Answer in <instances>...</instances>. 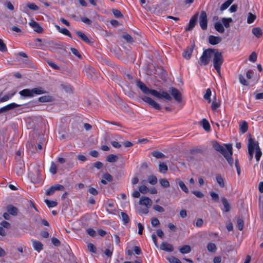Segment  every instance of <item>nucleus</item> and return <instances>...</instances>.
<instances>
[{
  "label": "nucleus",
  "instance_id": "1",
  "mask_svg": "<svg viewBox=\"0 0 263 263\" xmlns=\"http://www.w3.org/2000/svg\"><path fill=\"white\" fill-rule=\"evenodd\" d=\"M136 83L138 88L145 94H151L153 96L156 97L158 100L162 99H165L166 101H171L172 100V97L170 94L166 91H158L155 89H151L148 88L146 85L143 83L140 80L137 79L136 80Z\"/></svg>",
  "mask_w": 263,
  "mask_h": 263
},
{
  "label": "nucleus",
  "instance_id": "2",
  "mask_svg": "<svg viewBox=\"0 0 263 263\" xmlns=\"http://www.w3.org/2000/svg\"><path fill=\"white\" fill-rule=\"evenodd\" d=\"M224 145L225 147L220 145L217 141H214L213 143V146L214 149L222 154L227 160L229 164L231 166H232L233 163V159L232 158V144H227Z\"/></svg>",
  "mask_w": 263,
  "mask_h": 263
},
{
  "label": "nucleus",
  "instance_id": "3",
  "mask_svg": "<svg viewBox=\"0 0 263 263\" xmlns=\"http://www.w3.org/2000/svg\"><path fill=\"white\" fill-rule=\"evenodd\" d=\"M213 63L214 68L219 76H221V66L223 63L224 59L222 53L219 52L217 49H214Z\"/></svg>",
  "mask_w": 263,
  "mask_h": 263
},
{
  "label": "nucleus",
  "instance_id": "4",
  "mask_svg": "<svg viewBox=\"0 0 263 263\" xmlns=\"http://www.w3.org/2000/svg\"><path fill=\"white\" fill-rule=\"evenodd\" d=\"M46 91L41 87L33 88L32 89H24L20 91L21 96L24 97L32 98L35 95L45 93Z\"/></svg>",
  "mask_w": 263,
  "mask_h": 263
},
{
  "label": "nucleus",
  "instance_id": "5",
  "mask_svg": "<svg viewBox=\"0 0 263 263\" xmlns=\"http://www.w3.org/2000/svg\"><path fill=\"white\" fill-rule=\"evenodd\" d=\"M214 49L208 48L203 51L202 55L200 57L198 63L200 66L207 65L213 54Z\"/></svg>",
  "mask_w": 263,
  "mask_h": 263
},
{
  "label": "nucleus",
  "instance_id": "6",
  "mask_svg": "<svg viewBox=\"0 0 263 263\" xmlns=\"http://www.w3.org/2000/svg\"><path fill=\"white\" fill-rule=\"evenodd\" d=\"M168 91L171 94L172 96L170 95V96L172 99L173 98L178 103L182 102V94L178 89L175 87H171L169 88Z\"/></svg>",
  "mask_w": 263,
  "mask_h": 263
},
{
  "label": "nucleus",
  "instance_id": "7",
  "mask_svg": "<svg viewBox=\"0 0 263 263\" xmlns=\"http://www.w3.org/2000/svg\"><path fill=\"white\" fill-rule=\"evenodd\" d=\"M249 139L248 143V153L249 154L250 160H251L253 158L254 152L255 147V141L252 138L251 134H249Z\"/></svg>",
  "mask_w": 263,
  "mask_h": 263
},
{
  "label": "nucleus",
  "instance_id": "8",
  "mask_svg": "<svg viewBox=\"0 0 263 263\" xmlns=\"http://www.w3.org/2000/svg\"><path fill=\"white\" fill-rule=\"evenodd\" d=\"M199 24L203 30H206L208 27L207 15L205 11H202L199 17Z\"/></svg>",
  "mask_w": 263,
  "mask_h": 263
},
{
  "label": "nucleus",
  "instance_id": "9",
  "mask_svg": "<svg viewBox=\"0 0 263 263\" xmlns=\"http://www.w3.org/2000/svg\"><path fill=\"white\" fill-rule=\"evenodd\" d=\"M141 99L145 102L148 103L149 105L152 106L155 109L160 110L161 106L157 102L153 100L150 97L147 96H142Z\"/></svg>",
  "mask_w": 263,
  "mask_h": 263
},
{
  "label": "nucleus",
  "instance_id": "10",
  "mask_svg": "<svg viewBox=\"0 0 263 263\" xmlns=\"http://www.w3.org/2000/svg\"><path fill=\"white\" fill-rule=\"evenodd\" d=\"M65 187L63 185L61 184H55L53 186H51L46 192V195L47 196H51L53 195L56 191H63Z\"/></svg>",
  "mask_w": 263,
  "mask_h": 263
},
{
  "label": "nucleus",
  "instance_id": "11",
  "mask_svg": "<svg viewBox=\"0 0 263 263\" xmlns=\"http://www.w3.org/2000/svg\"><path fill=\"white\" fill-rule=\"evenodd\" d=\"M198 16V13H197L192 17L188 26L185 28V30H192L194 28L197 22Z\"/></svg>",
  "mask_w": 263,
  "mask_h": 263
},
{
  "label": "nucleus",
  "instance_id": "12",
  "mask_svg": "<svg viewBox=\"0 0 263 263\" xmlns=\"http://www.w3.org/2000/svg\"><path fill=\"white\" fill-rule=\"evenodd\" d=\"M139 204L146 206L147 208H149L152 204V201L148 197L142 196L139 200Z\"/></svg>",
  "mask_w": 263,
  "mask_h": 263
},
{
  "label": "nucleus",
  "instance_id": "13",
  "mask_svg": "<svg viewBox=\"0 0 263 263\" xmlns=\"http://www.w3.org/2000/svg\"><path fill=\"white\" fill-rule=\"evenodd\" d=\"M30 26L33 29L34 31L41 33L43 32V29L40 24L32 20L29 22Z\"/></svg>",
  "mask_w": 263,
  "mask_h": 263
},
{
  "label": "nucleus",
  "instance_id": "14",
  "mask_svg": "<svg viewBox=\"0 0 263 263\" xmlns=\"http://www.w3.org/2000/svg\"><path fill=\"white\" fill-rule=\"evenodd\" d=\"M20 105L15 103H10L5 106H4L0 108V114L3 112H5L6 111H7L8 110H10L11 109H13L16 107H19Z\"/></svg>",
  "mask_w": 263,
  "mask_h": 263
},
{
  "label": "nucleus",
  "instance_id": "15",
  "mask_svg": "<svg viewBox=\"0 0 263 263\" xmlns=\"http://www.w3.org/2000/svg\"><path fill=\"white\" fill-rule=\"evenodd\" d=\"M194 46L195 45L193 44L186 48V50L183 53V56L185 59L189 60L191 58Z\"/></svg>",
  "mask_w": 263,
  "mask_h": 263
},
{
  "label": "nucleus",
  "instance_id": "16",
  "mask_svg": "<svg viewBox=\"0 0 263 263\" xmlns=\"http://www.w3.org/2000/svg\"><path fill=\"white\" fill-rule=\"evenodd\" d=\"M202 153V150L201 149H193L191 150V153L192 155L187 157V160L189 162H192L194 159L199 160L198 159L195 158L196 153Z\"/></svg>",
  "mask_w": 263,
  "mask_h": 263
},
{
  "label": "nucleus",
  "instance_id": "17",
  "mask_svg": "<svg viewBox=\"0 0 263 263\" xmlns=\"http://www.w3.org/2000/svg\"><path fill=\"white\" fill-rule=\"evenodd\" d=\"M222 39L219 36H215L210 35L209 36V42L211 45H217L221 42Z\"/></svg>",
  "mask_w": 263,
  "mask_h": 263
},
{
  "label": "nucleus",
  "instance_id": "18",
  "mask_svg": "<svg viewBox=\"0 0 263 263\" xmlns=\"http://www.w3.org/2000/svg\"><path fill=\"white\" fill-rule=\"evenodd\" d=\"M160 248L162 250L169 252H172L174 250L173 245L166 242H162L161 244Z\"/></svg>",
  "mask_w": 263,
  "mask_h": 263
},
{
  "label": "nucleus",
  "instance_id": "19",
  "mask_svg": "<svg viewBox=\"0 0 263 263\" xmlns=\"http://www.w3.org/2000/svg\"><path fill=\"white\" fill-rule=\"evenodd\" d=\"M7 210L8 212L12 216H15L17 215L18 209L12 204H9L7 206Z\"/></svg>",
  "mask_w": 263,
  "mask_h": 263
},
{
  "label": "nucleus",
  "instance_id": "20",
  "mask_svg": "<svg viewBox=\"0 0 263 263\" xmlns=\"http://www.w3.org/2000/svg\"><path fill=\"white\" fill-rule=\"evenodd\" d=\"M221 202L224 208V211L228 212L231 210V206L228 200L225 197L221 198Z\"/></svg>",
  "mask_w": 263,
  "mask_h": 263
},
{
  "label": "nucleus",
  "instance_id": "21",
  "mask_svg": "<svg viewBox=\"0 0 263 263\" xmlns=\"http://www.w3.org/2000/svg\"><path fill=\"white\" fill-rule=\"evenodd\" d=\"M256 150L255 158L257 161L260 160V157L261 156L262 153L258 145V142L255 141V147Z\"/></svg>",
  "mask_w": 263,
  "mask_h": 263
},
{
  "label": "nucleus",
  "instance_id": "22",
  "mask_svg": "<svg viewBox=\"0 0 263 263\" xmlns=\"http://www.w3.org/2000/svg\"><path fill=\"white\" fill-rule=\"evenodd\" d=\"M76 33L84 42L88 44L90 43V41L84 33L80 31H77Z\"/></svg>",
  "mask_w": 263,
  "mask_h": 263
},
{
  "label": "nucleus",
  "instance_id": "23",
  "mask_svg": "<svg viewBox=\"0 0 263 263\" xmlns=\"http://www.w3.org/2000/svg\"><path fill=\"white\" fill-rule=\"evenodd\" d=\"M55 27L57 28V29H58V30L61 32V33L64 34V35H66L70 37H71V33L69 31V30L68 29H67L66 28H60V26H59L58 25H56L55 26Z\"/></svg>",
  "mask_w": 263,
  "mask_h": 263
},
{
  "label": "nucleus",
  "instance_id": "24",
  "mask_svg": "<svg viewBox=\"0 0 263 263\" xmlns=\"http://www.w3.org/2000/svg\"><path fill=\"white\" fill-rule=\"evenodd\" d=\"M32 243L34 249L38 252L43 249V244L41 242L37 240H33Z\"/></svg>",
  "mask_w": 263,
  "mask_h": 263
},
{
  "label": "nucleus",
  "instance_id": "25",
  "mask_svg": "<svg viewBox=\"0 0 263 263\" xmlns=\"http://www.w3.org/2000/svg\"><path fill=\"white\" fill-rule=\"evenodd\" d=\"M214 27L216 30L219 33H224L225 29L223 26L220 22L215 23L214 24Z\"/></svg>",
  "mask_w": 263,
  "mask_h": 263
},
{
  "label": "nucleus",
  "instance_id": "26",
  "mask_svg": "<svg viewBox=\"0 0 263 263\" xmlns=\"http://www.w3.org/2000/svg\"><path fill=\"white\" fill-rule=\"evenodd\" d=\"M237 227L239 230L242 231L243 229L244 220L242 216H238L237 219Z\"/></svg>",
  "mask_w": 263,
  "mask_h": 263
},
{
  "label": "nucleus",
  "instance_id": "27",
  "mask_svg": "<svg viewBox=\"0 0 263 263\" xmlns=\"http://www.w3.org/2000/svg\"><path fill=\"white\" fill-rule=\"evenodd\" d=\"M176 183L179 185V186L183 191H184L186 193L189 192L188 188L186 187V186L185 185V184L182 181L179 179H177L176 180Z\"/></svg>",
  "mask_w": 263,
  "mask_h": 263
},
{
  "label": "nucleus",
  "instance_id": "28",
  "mask_svg": "<svg viewBox=\"0 0 263 263\" xmlns=\"http://www.w3.org/2000/svg\"><path fill=\"white\" fill-rule=\"evenodd\" d=\"M179 251L182 254H187L191 251V248L189 245H184L179 249Z\"/></svg>",
  "mask_w": 263,
  "mask_h": 263
},
{
  "label": "nucleus",
  "instance_id": "29",
  "mask_svg": "<svg viewBox=\"0 0 263 263\" xmlns=\"http://www.w3.org/2000/svg\"><path fill=\"white\" fill-rule=\"evenodd\" d=\"M202 125L203 129L207 132L210 130L211 126L208 121L205 119H203L202 121Z\"/></svg>",
  "mask_w": 263,
  "mask_h": 263
},
{
  "label": "nucleus",
  "instance_id": "30",
  "mask_svg": "<svg viewBox=\"0 0 263 263\" xmlns=\"http://www.w3.org/2000/svg\"><path fill=\"white\" fill-rule=\"evenodd\" d=\"M216 179L217 182L221 187H223L224 186V180L221 175L217 174L216 177Z\"/></svg>",
  "mask_w": 263,
  "mask_h": 263
},
{
  "label": "nucleus",
  "instance_id": "31",
  "mask_svg": "<svg viewBox=\"0 0 263 263\" xmlns=\"http://www.w3.org/2000/svg\"><path fill=\"white\" fill-rule=\"evenodd\" d=\"M253 34L257 37H259L262 35V30L260 28L256 27L252 29Z\"/></svg>",
  "mask_w": 263,
  "mask_h": 263
},
{
  "label": "nucleus",
  "instance_id": "32",
  "mask_svg": "<svg viewBox=\"0 0 263 263\" xmlns=\"http://www.w3.org/2000/svg\"><path fill=\"white\" fill-rule=\"evenodd\" d=\"M39 101L40 102H49L52 100V97L49 96H44L39 98Z\"/></svg>",
  "mask_w": 263,
  "mask_h": 263
},
{
  "label": "nucleus",
  "instance_id": "33",
  "mask_svg": "<svg viewBox=\"0 0 263 263\" xmlns=\"http://www.w3.org/2000/svg\"><path fill=\"white\" fill-rule=\"evenodd\" d=\"M168 170L167 166L164 163H161L159 165V171L165 174Z\"/></svg>",
  "mask_w": 263,
  "mask_h": 263
},
{
  "label": "nucleus",
  "instance_id": "34",
  "mask_svg": "<svg viewBox=\"0 0 263 263\" xmlns=\"http://www.w3.org/2000/svg\"><path fill=\"white\" fill-rule=\"evenodd\" d=\"M118 159V157L114 154L108 155L106 158V161L109 162H115Z\"/></svg>",
  "mask_w": 263,
  "mask_h": 263
},
{
  "label": "nucleus",
  "instance_id": "35",
  "mask_svg": "<svg viewBox=\"0 0 263 263\" xmlns=\"http://www.w3.org/2000/svg\"><path fill=\"white\" fill-rule=\"evenodd\" d=\"M152 155L153 157L157 158V159H162L165 157L164 154L162 153L155 151L152 153Z\"/></svg>",
  "mask_w": 263,
  "mask_h": 263
},
{
  "label": "nucleus",
  "instance_id": "36",
  "mask_svg": "<svg viewBox=\"0 0 263 263\" xmlns=\"http://www.w3.org/2000/svg\"><path fill=\"white\" fill-rule=\"evenodd\" d=\"M248 125L246 121H243L240 125V130L242 133H245L248 130Z\"/></svg>",
  "mask_w": 263,
  "mask_h": 263
},
{
  "label": "nucleus",
  "instance_id": "37",
  "mask_svg": "<svg viewBox=\"0 0 263 263\" xmlns=\"http://www.w3.org/2000/svg\"><path fill=\"white\" fill-rule=\"evenodd\" d=\"M148 182L152 185H155L158 182L157 178L155 175H150L148 177Z\"/></svg>",
  "mask_w": 263,
  "mask_h": 263
},
{
  "label": "nucleus",
  "instance_id": "38",
  "mask_svg": "<svg viewBox=\"0 0 263 263\" xmlns=\"http://www.w3.org/2000/svg\"><path fill=\"white\" fill-rule=\"evenodd\" d=\"M221 21L226 28H229L230 27V23L232 22L233 20L232 18H222Z\"/></svg>",
  "mask_w": 263,
  "mask_h": 263
},
{
  "label": "nucleus",
  "instance_id": "39",
  "mask_svg": "<svg viewBox=\"0 0 263 263\" xmlns=\"http://www.w3.org/2000/svg\"><path fill=\"white\" fill-rule=\"evenodd\" d=\"M234 0H227L220 7V10L223 11L229 7V6L233 3Z\"/></svg>",
  "mask_w": 263,
  "mask_h": 263
},
{
  "label": "nucleus",
  "instance_id": "40",
  "mask_svg": "<svg viewBox=\"0 0 263 263\" xmlns=\"http://www.w3.org/2000/svg\"><path fill=\"white\" fill-rule=\"evenodd\" d=\"M122 219L125 224L128 223L129 221V218L128 215L124 213L121 212Z\"/></svg>",
  "mask_w": 263,
  "mask_h": 263
},
{
  "label": "nucleus",
  "instance_id": "41",
  "mask_svg": "<svg viewBox=\"0 0 263 263\" xmlns=\"http://www.w3.org/2000/svg\"><path fill=\"white\" fill-rule=\"evenodd\" d=\"M208 250L211 252H214L216 250V246L214 243H209L207 245Z\"/></svg>",
  "mask_w": 263,
  "mask_h": 263
},
{
  "label": "nucleus",
  "instance_id": "42",
  "mask_svg": "<svg viewBox=\"0 0 263 263\" xmlns=\"http://www.w3.org/2000/svg\"><path fill=\"white\" fill-rule=\"evenodd\" d=\"M160 183L162 186L165 188H167L170 186V182L166 179H161L160 180Z\"/></svg>",
  "mask_w": 263,
  "mask_h": 263
},
{
  "label": "nucleus",
  "instance_id": "43",
  "mask_svg": "<svg viewBox=\"0 0 263 263\" xmlns=\"http://www.w3.org/2000/svg\"><path fill=\"white\" fill-rule=\"evenodd\" d=\"M45 202L49 208H53L56 206L58 204L57 202L51 201L48 199H45Z\"/></svg>",
  "mask_w": 263,
  "mask_h": 263
},
{
  "label": "nucleus",
  "instance_id": "44",
  "mask_svg": "<svg viewBox=\"0 0 263 263\" xmlns=\"http://www.w3.org/2000/svg\"><path fill=\"white\" fill-rule=\"evenodd\" d=\"M24 165L20 163L18 165L16 166V173L18 175H22L24 173Z\"/></svg>",
  "mask_w": 263,
  "mask_h": 263
},
{
  "label": "nucleus",
  "instance_id": "45",
  "mask_svg": "<svg viewBox=\"0 0 263 263\" xmlns=\"http://www.w3.org/2000/svg\"><path fill=\"white\" fill-rule=\"evenodd\" d=\"M211 90L210 88H208L206 90V93L204 95V99L208 100V102L210 103L211 101Z\"/></svg>",
  "mask_w": 263,
  "mask_h": 263
},
{
  "label": "nucleus",
  "instance_id": "46",
  "mask_svg": "<svg viewBox=\"0 0 263 263\" xmlns=\"http://www.w3.org/2000/svg\"><path fill=\"white\" fill-rule=\"evenodd\" d=\"M220 103L218 101H217L216 97L214 98V100H213L211 108L213 110H216L217 108L219 107L220 106Z\"/></svg>",
  "mask_w": 263,
  "mask_h": 263
},
{
  "label": "nucleus",
  "instance_id": "47",
  "mask_svg": "<svg viewBox=\"0 0 263 263\" xmlns=\"http://www.w3.org/2000/svg\"><path fill=\"white\" fill-rule=\"evenodd\" d=\"M123 38L129 43L134 42L133 37L129 34L126 33L123 35Z\"/></svg>",
  "mask_w": 263,
  "mask_h": 263
},
{
  "label": "nucleus",
  "instance_id": "48",
  "mask_svg": "<svg viewBox=\"0 0 263 263\" xmlns=\"http://www.w3.org/2000/svg\"><path fill=\"white\" fill-rule=\"evenodd\" d=\"M256 18V16L251 13H249L248 17L247 22L249 24H251L254 22Z\"/></svg>",
  "mask_w": 263,
  "mask_h": 263
},
{
  "label": "nucleus",
  "instance_id": "49",
  "mask_svg": "<svg viewBox=\"0 0 263 263\" xmlns=\"http://www.w3.org/2000/svg\"><path fill=\"white\" fill-rule=\"evenodd\" d=\"M50 172L53 174H55L57 172L56 165L53 162H52L51 163V166L50 167Z\"/></svg>",
  "mask_w": 263,
  "mask_h": 263
},
{
  "label": "nucleus",
  "instance_id": "50",
  "mask_svg": "<svg viewBox=\"0 0 263 263\" xmlns=\"http://www.w3.org/2000/svg\"><path fill=\"white\" fill-rule=\"evenodd\" d=\"M139 192L142 194H146L149 191L148 188L145 185H141L139 187Z\"/></svg>",
  "mask_w": 263,
  "mask_h": 263
},
{
  "label": "nucleus",
  "instance_id": "51",
  "mask_svg": "<svg viewBox=\"0 0 263 263\" xmlns=\"http://www.w3.org/2000/svg\"><path fill=\"white\" fill-rule=\"evenodd\" d=\"M112 12L115 17L117 18H120L123 17V14L121 13V11L117 9H113Z\"/></svg>",
  "mask_w": 263,
  "mask_h": 263
},
{
  "label": "nucleus",
  "instance_id": "52",
  "mask_svg": "<svg viewBox=\"0 0 263 263\" xmlns=\"http://www.w3.org/2000/svg\"><path fill=\"white\" fill-rule=\"evenodd\" d=\"M167 259L170 263H182L179 259L174 256H171Z\"/></svg>",
  "mask_w": 263,
  "mask_h": 263
},
{
  "label": "nucleus",
  "instance_id": "53",
  "mask_svg": "<svg viewBox=\"0 0 263 263\" xmlns=\"http://www.w3.org/2000/svg\"><path fill=\"white\" fill-rule=\"evenodd\" d=\"M7 50V47L3 41L0 39V51L2 52H5Z\"/></svg>",
  "mask_w": 263,
  "mask_h": 263
},
{
  "label": "nucleus",
  "instance_id": "54",
  "mask_svg": "<svg viewBox=\"0 0 263 263\" xmlns=\"http://www.w3.org/2000/svg\"><path fill=\"white\" fill-rule=\"evenodd\" d=\"M27 6L31 10H33L34 11L39 10V7L34 3H28L27 5Z\"/></svg>",
  "mask_w": 263,
  "mask_h": 263
},
{
  "label": "nucleus",
  "instance_id": "55",
  "mask_svg": "<svg viewBox=\"0 0 263 263\" xmlns=\"http://www.w3.org/2000/svg\"><path fill=\"white\" fill-rule=\"evenodd\" d=\"M239 82L241 84L245 86H247L248 85V83H247V81L246 80L245 77L242 74H239Z\"/></svg>",
  "mask_w": 263,
  "mask_h": 263
},
{
  "label": "nucleus",
  "instance_id": "56",
  "mask_svg": "<svg viewBox=\"0 0 263 263\" xmlns=\"http://www.w3.org/2000/svg\"><path fill=\"white\" fill-rule=\"evenodd\" d=\"M151 223L153 227H157L160 224V221L157 218H153L151 220Z\"/></svg>",
  "mask_w": 263,
  "mask_h": 263
},
{
  "label": "nucleus",
  "instance_id": "57",
  "mask_svg": "<svg viewBox=\"0 0 263 263\" xmlns=\"http://www.w3.org/2000/svg\"><path fill=\"white\" fill-rule=\"evenodd\" d=\"M70 50L73 54L78 57L79 59L82 58L81 55L77 49L72 47L70 48Z\"/></svg>",
  "mask_w": 263,
  "mask_h": 263
},
{
  "label": "nucleus",
  "instance_id": "58",
  "mask_svg": "<svg viewBox=\"0 0 263 263\" xmlns=\"http://www.w3.org/2000/svg\"><path fill=\"white\" fill-rule=\"evenodd\" d=\"M87 247H88V250L90 252L93 253H95L96 252V248L92 243H89Z\"/></svg>",
  "mask_w": 263,
  "mask_h": 263
},
{
  "label": "nucleus",
  "instance_id": "59",
  "mask_svg": "<svg viewBox=\"0 0 263 263\" xmlns=\"http://www.w3.org/2000/svg\"><path fill=\"white\" fill-rule=\"evenodd\" d=\"M103 178L109 182L112 181L113 180V177H112V176L107 173H105L103 175Z\"/></svg>",
  "mask_w": 263,
  "mask_h": 263
},
{
  "label": "nucleus",
  "instance_id": "60",
  "mask_svg": "<svg viewBox=\"0 0 263 263\" xmlns=\"http://www.w3.org/2000/svg\"><path fill=\"white\" fill-rule=\"evenodd\" d=\"M0 224L2 226V227L3 228H6V229H9L11 228V224L6 221H2Z\"/></svg>",
  "mask_w": 263,
  "mask_h": 263
},
{
  "label": "nucleus",
  "instance_id": "61",
  "mask_svg": "<svg viewBox=\"0 0 263 263\" xmlns=\"http://www.w3.org/2000/svg\"><path fill=\"white\" fill-rule=\"evenodd\" d=\"M257 60V54L253 52L249 56V60L253 62H255Z\"/></svg>",
  "mask_w": 263,
  "mask_h": 263
},
{
  "label": "nucleus",
  "instance_id": "62",
  "mask_svg": "<svg viewBox=\"0 0 263 263\" xmlns=\"http://www.w3.org/2000/svg\"><path fill=\"white\" fill-rule=\"evenodd\" d=\"M210 195L213 200L215 201H217L219 200V196L217 193L213 192H211L210 193Z\"/></svg>",
  "mask_w": 263,
  "mask_h": 263
},
{
  "label": "nucleus",
  "instance_id": "63",
  "mask_svg": "<svg viewBox=\"0 0 263 263\" xmlns=\"http://www.w3.org/2000/svg\"><path fill=\"white\" fill-rule=\"evenodd\" d=\"M51 242L53 243V245L56 247L60 246L61 245L60 240L55 237H53L51 239Z\"/></svg>",
  "mask_w": 263,
  "mask_h": 263
},
{
  "label": "nucleus",
  "instance_id": "64",
  "mask_svg": "<svg viewBox=\"0 0 263 263\" xmlns=\"http://www.w3.org/2000/svg\"><path fill=\"white\" fill-rule=\"evenodd\" d=\"M153 209L159 212H163L164 211V209L161 206L158 204L155 205L154 206Z\"/></svg>",
  "mask_w": 263,
  "mask_h": 263
}]
</instances>
